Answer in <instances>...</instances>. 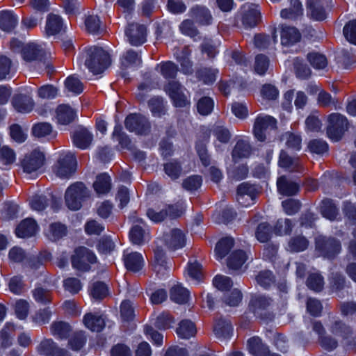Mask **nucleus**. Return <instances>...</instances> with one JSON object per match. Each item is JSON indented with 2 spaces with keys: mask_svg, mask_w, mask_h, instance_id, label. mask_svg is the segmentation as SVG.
<instances>
[{
  "mask_svg": "<svg viewBox=\"0 0 356 356\" xmlns=\"http://www.w3.org/2000/svg\"><path fill=\"white\" fill-rule=\"evenodd\" d=\"M307 286L315 291H320L324 285L323 278L318 273H312L307 280Z\"/></svg>",
  "mask_w": 356,
  "mask_h": 356,
  "instance_id": "052dcab7",
  "label": "nucleus"
},
{
  "mask_svg": "<svg viewBox=\"0 0 356 356\" xmlns=\"http://www.w3.org/2000/svg\"><path fill=\"white\" fill-rule=\"evenodd\" d=\"M163 240L168 248L177 250L185 245L186 238L183 232L178 229H173L163 235Z\"/></svg>",
  "mask_w": 356,
  "mask_h": 356,
  "instance_id": "2eb2a0df",
  "label": "nucleus"
},
{
  "mask_svg": "<svg viewBox=\"0 0 356 356\" xmlns=\"http://www.w3.org/2000/svg\"><path fill=\"white\" fill-rule=\"evenodd\" d=\"M292 227L293 225L290 219H280L274 227V232L280 236L289 234L292 231Z\"/></svg>",
  "mask_w": 356,
  "mask_h": 356,
  "instance_id": "5fc2aeb1",
  "label": "nucleus"
},
{
  "mask_svg": "<svg viewBox=\"0 0 356 356\" xmlns=\"http://www.w3.org/2000/svg\"><path fill=\"white\" fill-rule=\"evenodd\" d=\"M327 136L334 141H338L348 128L346 118L339 113H332L328 117Z\"/></svg>",
  "mask_w": 356,
  "mask_h": 356,
  "instance_id": "6e6552de",
  "label": "nucleus"
},
{
  "mask_svg": "<svg viewBox=\"0 0 356 356\" xmlns=\"http://www.w3.org/2000/svg\"><path fill=\"white\" fill-rule=\"evenodd\" d=\"M17 19L10 11L0 13V29L6 32H10L16 26Z\"/></svg>",
  "mask_w": 356,
  "mask_h": 356,
  "instance_id": "ea45409f",
  "label": "nucleus"
},
{
  "mask_svg": "<svg viewBox=\"0 0 356 356\" xmlns=\"http://www.w3.org/2000/svg\"><path fill=\"white\" fill-rule=\"evenodd\" d=\"M213 99L208 97H202L197 103V111L202 115L210 114L213 109Z\"/></svg>",
  "mask_w": 356,
  "mask_h": 356,
  "instance_id": "603ef678",
  "label": "nucleus"
},
{
  "mask_svg": "<svg viewBox=\"0 0 356 356\" xmlns=\"http://www.w3.org/2000/svg\"><path fill=\"white\" fill-rule=\"evenodd\" d=\"M134 225L129 232L131 241L136 245H141L149 240V235L147 230L143 228L144 222L142 219L133 217Z\"/></svg>",
  "mask_w": 356,
  "mask_h": 356,
  "instance_id": "ddd939ff",
  "label": "nucleus"
},
{
  "mask_svg": "<svg viewBox=\"0 0 356 356\" xmlns=\"http://www.w3.org/2000/svg\"><path fill=\"white\" fill-rule=\"evenodd\" d=\"M181 213V209L177 205H168L165 209L160 211H156L152 209H149L147 211L148 218L155 222L163 221L167 216L171 218L179 217Z\"/></svg>",
  "mask_w": 356,
  "mask_h": 356,
  "instance_id": "4468645a",
  "label": "nucleus"
},
{
  "mask_svg": "<svg viewBox=\"0 0 356 356\" xmlns=\"http://www.w3.org/2000/svg\"><path fill=\"white\" fill-rule=\"evenodd\" d=\"M202 182V177L198 175H193L187 177L183 181L182 186L188 191H194L197 190Z\"/></svg>",
  "mask_w": 356,
  "mask_h": 356,
  "instance_id": "774afa93",
  "label": "nucleus"
},
{
  "mask_svg": "<svg viewBox=\"0 0 356 356\" xmlns=\"http://www.w3.org/2000/svg\"><path fill=\"white\" fill-rule=\"evenodd\" d=\"M63 28V22L59 15L51 13L47 17L45 31L47 35L59 33Z\"/></svg>",
  "mask_w": 356,
  "mask_h": 356,
  "instance_id": "bb28decb",
  "label": "nucleus"
},
{
  "mask_svg": "<svg viewBox=\"0 0 356 356\" xmlns=\"http://www.w3.org/2000/svg\"><path fill=\"white\" fill-rule=\"evenodd\" d=\"M242 300V294L237 289H233L232 291L226 293L223 297L224 302L229 306H237Z\"/></svg>",
  "mask_w": 356,
  "mask_h": 356,
  "instance_id": "0e129e2a",
  "label": "nucleus"
},
{
  "mask_svg": "<svg viewBox=\"0 0 356 356\" xmlns=\"http://www.w3.org/2000/svg\"><path fill=\"white\" fill-rule=\"evenodd\" d=\"M124 262L127 270L138 272L144 265V259L141 254L134 252L124 253Z\"/></svg>",
  "mask_w": 356,
  "mask_h": 356,
  "instance_id": "aec40b11",
  "label": "nucleus"
},
{
  "mask_svg": "<svg viewBox=\"0 0 356 356\" xmlns=\"http://www.w3.org/2000/svg\"><path fill=\"white\" fill-rule=\"evenodd\" d=\"M218 72V70L204 67L198 70L196 75L205 84H211L215 82Z\"/></svg>",
  "mask_w": 356,
  "mask_h": 356,
  "instance_id": "de8ad7c7",
  "label": "nucleus"
},
{
  "mask_svg": "<svg viewBox=\"0 0 356 356\" xmlns=\"http://www.w3.org/2000/svg\"><path fill=\"white\" fill-rule=\"evenodd\" d=\"M38 351L45 356H70L66 350L60 348L51 339L42 341Z\"/></svg>",
  "mask_w": 356,
  "mask_h": 356,
  "instance_id": "dca6fc26",
  "label": "nucleus"
},
{
  "mask_svg": "<svg viewBox=\"0 0 356 356\" xmlns=\"http://www.w3.org/2000/svg\"><path fill=\"white\" fill-rule=\"evenodd\" d=\"M175 323L174 318L167 312H163L157 316L154 325L161 330H166L171 327V325Z\"/></svg>",
  "mask_w": 356,
  "mask_h": 356,
  "instance_id": "3c124183",
  "label": "nucleus"
},
{
  "mask_svg": "<svg viewBox=\"0 0 356 356\" xmlns=\"http://www.w3.org/2000/svg\"><path fill=\"white\" fill-rule=\"evenodd\" d=\"M316 248L323 257L332 259L340 252L341 245L334 238L320 236L316 238Z\"/></svg>",
  "mask_w": 356,
  "mask_h": 356,
  "instance_id": "1a4fd4ad",
  "label": "nucleus"
},
{
  "mask_svg": "<svg viewBox=\"0 0 356 356\" xmlns=\"http://www.w3.org/2000/svg\"><path fill=\"white\" fill-rule=\"evenodd\" d=\"M148 105L152 115L155 117H161L165 113V107L162 98H152L149 101Z\"/></svg>",
  "mask_w": 356,
  "mask_h": 356,
  "instance_id": "8fccbe9b",
  "label": "nucleus"
},
{
  "mask_svg": "<svg viewBox=\"0 0 356 356\" xmlns=\"http://www.w3.org/2000/svg\"><path fill=\"white\" fill-rule=\"evenodd\" d=\"M191 51L188 47H185L180 54H177V60L180 63L181 71L186 74H191L193 72V63L189 59Z\"/></svg>",
  "mask_w": 356,
  "mask_h": 356,
  "instance_id": "4c0bfd02",
  "label": "nucleus"
},
{
  "mask_svg": "<svg viewBox=\"0 0 356 356\" xmlns=\"http://www.w3.org/2000/svg\"><path fill=\"white\" fill-rule=\"evenodd\" d=\"M74 145L82 149H87L91 144L93 136L91 132L85 127H79L73 134Z\"/></svg>",
  "mask_w": 356,
  "mask_h": 356,
  "instance_id": "a211bd4d",
  "label": "nucleus"
},
{
  "mask_svg": "<svg viewBox=\"0 0 356 356\" xmlns=\"http://www.w3.org/2000/svg\"><path fill=\"white\" fill-rule=\"evenodd\" d=\"M83 323L87 328L97 332L102 331L105 325L104 320L102 316L91 313L84 316Z\"/></svg>",
  "mask_w": 356,
  "mask_h": 356,
  "instance_id": "473e14b6",
  "label": "nucleus"
},
{
  "mask_svg": "<svg viewBox=\"0 0 356 356\" xmlns=\"http://www.w3.org/2000/svg\"><path fill=\"white\" fill-rule=\"evenodd\" d=\"M76 116L74 111L68 105H60L56 109V118L60 124L72 122Z\"/></svg>",
  "mask_w": 356,
  "mask_h": 356,
  "instance_id": "2f4dec72",
  "label": "nucleus"
},
{
  "mask_svg": "<svg viewBox=\"0 0 356 356\" xmlns=\"http://www.w3.org/2000/svg\"><path fill=\"white\" fill-rule=\"evenodd\" d=\"M108 293V290L106 285L101 282L94 283L90 289L91 296L96 300L104 298Z\"/></svg>",
  "mask_w": 356,
  "mask_h": 356,
  "instance_id": "4d7b16f0",
  "label": "nucleus"
},
{
  "mask_svg": "<svg viewBox=\"0 0 356 356\" xmlns=\"http://www.w3.org/2000/svg\"><path fill=\"white\" fill-rule=\"evenodd\" d=\"M65 86L69 91L74 94H80L83 90V83L74 76L67 77L65 80Z\"/></svg>",
  "mask_w": 356,
  "mask_h": 356,
  "instance_id": "e2e57ef3",
  "label": "nucleus"
},
{
  "mask_svg": "<svg viewBox=\"0 0 356 356\" xmlns=\"http://www.w3.org/2000/svg\"><path fill=\"white\" fill-rule=\"evenodd\" d=\"M37 231L36 222L32 218H26L17 226L15 233L18 237L25 238L33 236Z\"/></svg>",
  "mask_w": 356,
  "mask_h": 356,
  "instance_id": "4be33fe9",
  "label": "nucleus"
},
{
  "mask_svg": "<svg viewBox=\"0 0 356 356\" xmlns=\"http://www.w3.org/2000/svg\"><path fill=\"white\" fill-rule=\"evenodd\" d=\"M32 134L37 138L56 136V133L53 131L52 126L47 122H40L34 124L32 127Z\"/></svg>",
  "mask_w": 356,
  "mask_h": 356,
  "instance_id": "79ce46f5",
  "label": "nucleus"
},
{
  "mask_svg": "<svg viewBox=\"0 0 356 356\" xmlns=\"http://www.w3.org/2000/svg\"><path fill=\"white\" fill-rule=\"evenodd\" d=\"M67 232L66 226L60 222L51 223L45 230L47 237L52 241H56L63 238L67 234Z\"/></svg>",
  "mask_w": 356,
  "mask_h": 356,
  "instance_id": "7c9ffc66",
  "label": "nucleus"
},
{
  "mask_svg": "<svg viewBox=\"0 0 356 356\" xmlns=\"http://www.w3.org/2000/svg\"><path fill=\"white\" fill-rule=\"evenodd\" d=\"M92 186L98 195H105L111 189V179L106 173L100 174L96 177Z\"/></svg>",
  "mask_w": 356,
  "mask_h": 356,
  "instance_id": "a878e982",
  "label": "nucleus"
},
{
  "mask_svg": "<svg viewBox=\"0 0 356 356\" xmlns=\"http://www.w3.org/2000/svg\"><path fill=\"white\" fill-rule=\"evenodd\" d=\"M282 139L285 140V144L288 148L296 151L300 149L302 138L300 135L287 131L282 135Z\"/></svg>",
  "mask_w": 356,
  "mask_h": 356,
  "instance_id": "49530a36",
  "label": "nucleus"
},
{
  "mask_svg": "<svg viewBox=\"0 0 356 356\" xmlns=\"http://www.w3.org/2000/svg\"><path fill=\"white\" fill-rule=\"evenodd\" d=\"M16 160V154L13 149L8 146L0 148V161L3 165H11Z\"/></svg>",
  "mask_w": 356,
  "mask_h": 356,
  "instance_id": "bf43d9fd",
  "label": "nucleus"
},
{
  "mask_svg": "<svg viewBox=\"0 0 356 356\" xmlns=\"http://www.w3.org/2000/svg\"><path fill=\"white\" fill-rule=\"evenodd\" d=\"M10 48L14 51H19L25 62H35L38 70H45L47 74L53 72L54 68L51 62L44 57V51L39 45L35 43L23 44L20 41L14 39L10 41Z\"/></svg>",
  "mask_w": 356,
  "mask_h": 356,
  "instance_id": "f257e3e1",
  "label": "nucleus"
},
{
  "mask_svg": "<svg viewBox=\"0 0 356 356\" xmlns=\"http://www.w3.org/2000/svg\"><path fill=\"white\" fill-rule=\"evenodd\" d=\"M256 188L254 186L244 182L240 184L237 188V201L239 204L247 206L254 199Z\"/></svg>",
  "mask_w": 356,
  "mask_h": 356,
  "instance_id": "f3484780",
  "label": "nucleus"
},
{
  "mask_svg": "<svg viewBox=\"0 0 356 356\" xmlns=\"http://www.w3.org/2000/svg\"><path fill=\"white\" fill-rule=\"evenodd\" d=\"M309 245V241L302 235L291 237L287 245V250L292 252H298L305 250Z\"/></svg>",
  "mask_w": 356,
  "mask_h": 356,
  "instance_id": "58836bf2",
  "label": "nucleus"
},
{
  "mask_svg": "<svg viewBox=\"0 0 356 356\" xmlns=\"http://www.w3.org/2000/svg\"><path fill=\"white\" fill-rule=\"evenodd\" d=\"M271 227L267 222L260 223L256 230L255 236L261 243L267 242L270 238Z\"/></svg>",
  "mask_w": 356,
  "mask_h": 356,
  "instance_id": "6e6d98bb",
  "label": "nucleus"
},
{
  "mask_svg": "<svg viewBox=\"0 0 356 356\" xmlns=\"http://www.w3.org/2000/svg\"><path fill=\"white\" fill-rule=\"evenodd\" d=\"M181 170V165L177 161H172L164 165L165 172L172 179L180 176Z\"/></svg>",
  "mask_w": 356,
  "mask_h": 356,
  "instance_id": "69168bd1",
  "label": "nucleus"
},
{
  "mask_svg": "<svg viewBox=\"0 0 356 356\" xmlns=\"http://www.w3.org/2000/svg\"><path fill=\"white\" fill-rule=\"evenodd\" d=\"M15 109L19 113H29L33 110V101L27 95H17L12 100Z\"/></svg>",
  "mask_w": 356,
  "mask_h": 356,
  "instance_id": "b1692460",
  "label": "nucleus"
},
{
  "mask_svg": "<svg viewBox=\"0 0 356 356\" xmlns=\"http://www.w3.org/2000/svg\"><path fill=\"white\" fill-rule=\"evenodd\" d=\"M251 152L252 148L249 143L245 140H239L232 151V157L234 159L247 158Z\"/></svg>",
  "mask_w": 356,
  "mask_h": 356,
  "instance_id": "37998d69",
  "label": "nucleus"
},
{
  "mask_svg": "<svg viewBox=\"0 0 356 356\" xmlns=\"http://www.w3.org/2000/svg\"><path fill=\"white\" fill-rule=\"evenodd\" d=\"M300 39L299 31L294 27L282 26L281 31V43L283 46H291Z\"/></svg>",
  "mask_w": 356,
  "mask_h": 356,
  "instance_id": "393cba45",
  "label": "nucleus"
},
{
  "mask_svg": "<svg viewBox=\"0 0 356 356\" xmlns=\"http://www.w3.org/2000/svg\"><path fill=\"white\" fill-rule=\"evenodd\" d=\"M213 332L217 337L225 339L232 334V327L229 321L225 318H219L215 322Z\"/></svg>",
  "mask_w": 356,
  "mask_h": 356,
  "instance_id": "c9c22d12",
  "label": "nucleus"
},
{
  "mask_svg": "<svg viewBox=\"0 0 356 356\" xmlns=\"http://www.w3.org/2000/svg\"><path fill=\"white\" fill-rule=\"evenodd\" d=\"M141 63V59L136 52L133 50L127 51L121 58V64L124 67H128L132 65H139Z\"/></svg>",
  "mask_w": 356,
  "mask_h": 356,
  "instance_id": "864d4df0",
  "label": "nucleus"
},
{
  "mask_svg": "<svg viewBox=\"0 0 356 356\" xmlns=\"http://www.w3.org/2000/svg\"><path fill=\"white\" fill-rule=\"evenodd\" d=\"M97 260L95 254L85 247H79L74 250L71 261L72 267L79 271L86 272L90 268V265Z\"/></svg>",
  "mask_w": 356,
  "mask_h": 356,
  "instance_id": "39448f33",
  "label": "nucleus"
},
{
  "mask_svg": "<svg viewBox=\"0 0 356 356\" xmlns=\"http://www.w3.org/2000/svg\"><path fill=\"white\" fill-rule=\"evenodd\" d=\"M321 212L323 217L334 220L338 216V209L331 200H323L321 204Z\"/></svg>",
  "mask_w": 356,
  "mask_h": 356,
  "instance_id": "a18cd8bd",
  "label": "nucleus"
},
{
  "mask_svg": "<svg viewBox=\"0 0 356 356\" xmlns=\"http://www.w3.org/2000/svg\"><path fill=\"white\" fill-rule=\"evenodd\" d=\"M248 256L244 251L236 250L228 257L227 261V267L230 270H238L241 269L243 264L246 261Z\"/></svg>",
  "mask_w": 356,
  "mask_h": 356,
  "instance_id": "c85d7f7f",
  "label": "nucleus"
},
{
  "mask_svg": "<svg viewBox=\"0 0 356 356\" xmlns=\"http://www.w3.org/2000/svg\"><path fill=\"white\" fill-rule=\"evenodd\" d=\"M156 69L165 79L175 78L178 71L177 65L171 61L161 63L157 65Z\"/></svg>",
  "mask_w": 356,
  "mask_h": 356,
  "instance_id": "c03bdc74",
  "label": "nucleus"
},
{
  "mask_svg": "<svg viewBox=\"0 0 356 356\" xmlns=\"http://www.w3.org/2000/svg\"><path fill=\"white\" fill-rule=\"evenodd\" d=\"M277 186L278 192L286 196L295 195L299 190V186L296 182L288 179L284 176L277 179Z\"/></svg>",
  "mask_w": 356,
  "mask_h": 356,
  "instance_id": "5701e85b",
  "label": "nucleus"
},
{
  "mask_svg": "<svg viewBox=\"0 0 356 356\" xmlns=\"http://www.w3.org/2000/svg\"><path fill=\"white\" fill-rule=\"evenodd\" d=\"M76 161L74 154L67 152L61 154L53 166L54 173L62 179H68L75 172Z\"/></svg>",
  "mask_w": 356,
  "mask_h": 356,
  "instance_id": "423d86ee",
  "label": "nucleus"
},
{
  "mask_svg": "<svg viewBox=\"0 0 356 356\" xmlns=\"http://www.w3.org/2000/svg\"><path fill=\"white\" fill-rule=\"evenodd\" d=\"M296 74L298 77L305 79L311 74V70L303 63L302 59L296 58L293 61Z\"/></svg>",
  "mask_w": 356,
  "mask_h": 356,
  "instance_id": "13d9d810",
  "label": "nucleus"
},
{
  "mask_svg": "<svg viewBox=\"0 0 356 356\" xmlns=\"http://www.w3.org/2000/svg\"><path fill=\"white\" fill-rule=\"evenodd\" d=\"M72 332V326L65 321H54L50 325L51 334L58 339H67Z\"/></svg>",
  "mask_w": 356,
  "mask_h": 356,
  "instance_id": "6ab92c4d",
  "label": "nucleus"
},
{
  "mask_svg": "<svg viewBox=\"0 0 356 356\" xmlns=\"http://www.w3.org/2000/svg\"><path fill=\"white\" fill-rule=\"evenodd\" d=\"M126 36L133 46H139L146 42L147 29L143 24H129L125 30Z\"/></svg>",
  "mask_w": 356,
  "mask_h": 356,
  "instance_id": "f8f14e48",
  "label": "nucleus"
},
{
  "mask_svg": "<svg viewBox=\"0 0 356 356\" xmlns=\"http://www.w3.org/2000/svg\"><path fill=\"white\" fill-rule=\"evenodd\" d=\"M248 348L254 356H267L268 348L264 344L260 338L254 337L248 341Z\"/></svg>",
  "mask_w": 356,
  "mask_h": 356,
  "instance_id": "c756f323",
  "label": "nucleus"
},
{
  "mask_svg": "<svg viewBox=\"0 0 356 356\" xmlns=\"http://www.w3.org/2000/svg\"><path fill=\"white\" fill-rule=\"evenodd\" d=\"M127 130L139 135H145L150 131V124L148 120L140 114H130L124 121Z\"/></svg>",
  "mask_w": 356,
  "mask_h": 356,
  "instance_id": "9d476101",
  "label": "nucleus"
},
{
  "mask_svg": "<svg viewBox=\"0 0 356 356\" xmlns=\"http://www.w3.org/2000/svg\"><path fill=\"white\" fill-rule=\"evenodd\" d=\"M90 197V191L81 182H76L70 186L65 195V203L71 210H79L82 202Z\"/></svg>",
  "mask_w": 356,
  "mask_h": 356,
  "instance_id": "7ed1b4c3",
  "label": "nucleus"
},
{
  "mask_svg": "<svg viewBox=\"0 0 356 356\" xmlns=\"http://www.w3.org/2000/svg\"><path fill=\"white\" fill-rule=\"evenodd\" d=\"M330 0H308V6L311 16L316 20H323L325 18L324 6L329 3Z\"/></svg>",
  "mask_w": 356,
  "mask_h": 356,
  "instance_id": "cd10ccee",
  "label": "nucleus"
},
{
  "mask_svg": "<svg viewBox=\"0 0 356 356\" xmlns=\"http://www.w3.org/2000/svg\"><path fill=\"white\" fill-rule=\"evenodd\" d=\"M191 17L198 24L208 25L211 23L212 16L207 8L195 6L190 10Z\"/></svg>",
  "mask_w": 356,
  "mask_h": 356,
  "instance_id": "412c9836",
  "label": "nucleus"
},
{
  "mask_svg": "<svg viewBox=\"0 0 356 356\" xmlns=\"http://www.w3.org/2000/svg\"><path fill=\"white\" fill-rule=\"evenodd\" d=\"M269 66V60L263 54L257 55L255 58L254 70L259 75H264Z\"/></svg>",
  "mask_w": 356,
  "mask_h": 356,
  "instance_id": "680f3d73",
  "label": "nucleus"
},
{
  "mask_svg": "<svg viewBox=\"0 0 356 356\" xmlns=\"http://www.w3.org/2000/svg\"><path fill=\"white\" fill-rule=\"evenodd\" d=\"M176 332L179 337L183 339H189L190 337L195 336L196 333V327L192 321L184 320L179 323Z\"/></svg>",
  "mask_w": 356,
  "mask_h": 356,
  "instance_id": "a19ab883",
  "label": "nucleus"
},
{
  "mask_svg": "<svg viewBox=\"0 0 356 356\" xmlns=\"http://www.w3.org/2000/svg\"><path fill=\"white\" fill-rule=\"evenodd\" d=\"M257 282L261 286L267 289L275 282V277L270 270L260 272L256 277Z\"/></svg>",
  "mask_w": 356,
  "mask_h": 356,
  "instance_id": "338daca9",
  "label": "nucleus"
},
{
  "mask_svg": "<svg viewBox=\"0 0 356 356\" xmlns=\"http://www.w3.org/2000/svg\"><path fill=\"white\" fill-rule=\"evenodd\" d=\"M189 291L181 284L175 285L170 289V299L178 304L186 303L189 299Z\"/></svg>",
  "mask_w": 356,
  "mask_h": 356,
  "instance_id": "e433bc0d",
  "label": "nucleus"
},
{
  "mask_svg": "<svg viewBox=\"0 0 356 356\" xmlns=\"http://www.w3.org/2000/svg\"><path fill=\"white\" fill-rule=\"evenodd\" d=\"M276 128L277 120L275 118L268 115L259 114L255 118L253 133L258 140L264 142L267 139L269 131Z\"/></svg>",
  "mask_w": 356,
  "mask_h": 356,
  "instance_id": "0eeeda50",
  "label": "nucleus"
},
{
  "mask_svg": "<svg viewBox=\"0 0 356 356\" xmlns=\"http://www.w3.org/2000/svg\"><path fill=\"white\" fill-rule=\"evenodd\" d=\"M234 246V239L231 237L221 238L215 248L216 257L218 260L222 259Z\"/></svg>",
  "mask_w": 356,
  "mask_h": 356,
  "instance_id": "72a5a7b5",
  "label": "nucleus"
},
{
  "mask_svg": "<svg viewBox=\"0 0 356 356\" xmlns=\"http://www.w3.org/2000/svg\"><path fill=\"white\" fill-rule=\"evenodd\" d=\"M261 18V13L257 4L247 2L243 4L236 17L237 23L248 29L257 25Z\"/></svg>",
  "mask_w": 356,
  "mask_h": 356,
  "instance_id": "20e7f679",
  "label": "nucleus"
},
{
  "mask_svg": "<svg viewBox=\"0 0 356 356\" xmlns=\"http://www.w3.org/2000/svg\"><path fill=\"white\" fill-rule=\"evenodd\" d=\"M86 54L85 65L94 74L102 73L111 64L108 54L101 47H90Z\"/></svg>",
  "mask_w": 356,
  "mask_h": 356,
  "instance_id": "f03ea898",
  "label": "nucleus"
},
{
  "mask_svg": "<svg viewBox=\"0 0 356 356\" xmlns=\"http://www.w3.org/2000/svg\"><path fill=\"white\" fill-rule=\"evenodd\" d=\"M307 60L310 65L316 70L324 69L327 65V60L325 56L316 52L308 54Z\"/></svg>",
  "mask_w": 356,
  "mask_h": 356,
  "instance_id": "09e8293b",
  "label": "nucleus"
},
{
  "mask_svg": "<svg viewBox=\"0 0 356 356\" xmlns=\"http://www.w3.org/2000/svg\"><path fill=\"white\" fill-rule=\"evenodd\" d=\"M44 163V155L38 149H34L26 154L21 161L24 172L29 174L38 171L43 165Z\"/></svg>",
  "mask_w": 356,
  "mask_h": 356,
  "instance_id": "9b49d317",
  "label": "nucleus"
},
{
  "mask_svg": "<svg viewBox=\"0 0 356 356\" xmlns=\"http://www.w3.org/2000/svg\"><path fill=\"white\" fill-rule=\"evenodd\" d=\"M279 165L290 171L299 170L302 168L298 158L291 157L284 151L280 153Z\"/></svg>",
  "mask_w": 356,
  "mask_h": 356,
  "instance_id": "f704fd0d",
  "label": "nucleus"
}]
</instances>
